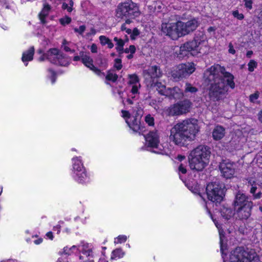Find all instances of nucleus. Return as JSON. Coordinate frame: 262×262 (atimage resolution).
<instances>
[{"label": "nucleus", "instance_id": "nucleus-1", "mask_svg": "<svg viewBox=\"0 0 262 262\" xmlns=\"http://www.w3.org/2000/svg\"><path fill=\"white\" fill-rule=\"evenodd\" d=\"M203 79L206 83L210 85L209 96L212 101L223 99L228 87L231 89L235 88L233 75L219 64L207 69L204 73Z\"/></svg>", "mask_w": 262, "mask_h": 262}, {"label": "nucleus", "instance_id": "nucleus-2", "mask_svg": "<svg viewBox=\"0 0 262 262\" xmlns=\"http://www.w3.org/2000/svg\"><path fill=\"white\" fill-rule=\"evenodd\" d=\"M211 216H212L211 215ZM215 226L219 230L220 239V248L224 262H260L259 257L253 249H245L243 247H237L232 250L229 256L225 254L226 249V240L222 229L221 225L217 221L213 219Z\"/></svg>", "mask_w": 262, "mask_h": 262}, {"label": "nucleus", "instance_id": "nucleus-3", "mask_svg": "<svg viewBox=\"0 0 262 262\" xmlns=\"http://www.w3.org/2000/svg\"><path fill=\"white\" fill-rule=\"evenodd\" d=\"M199 131L197 120L186 119L177 123L171 128L169 139L178 146H185L188 141L195 139Z\"/></svg>", "mask_w": 262, "mask_h": 262}, {"label": "nucleus", "instance_id": "nucleus-4", "mask_svg": "<svg viewBox=\"0 0 262 262\" xmlns=\"http://www.w3.org/2000/svg\"><path fill=\"white\" fill-rule=\"evenodd\" d=\"M198 21L196 19H192L186 23L181 21L177 22H164L161 24L162 32L172 39L188 34L193 31L198 27Z\"/></svg>", "mask_w": 262, "mask_h": 262}, {"label": "nucleus", "instance_id": "nucleus-5", "mask_svg": "<svg viewBox=\"0 0 262 262\" xmlns=\"http://www.w3.org/2000/svg\"><path fill=\"white\" fill-rule=\"evenodd\" d=\"M210 154L209 148L205 145H201L193 149L188 157L190 168L202 170L209 163Z\"/></svg>", "mask_w": 262, "mask_h": 262}, {"label": "nucleus", "instance_id": "nucleus-6", "mask_svg": "<svg viewBox=\"0 0 262 262\" xmlns=\"http://www.w3.org/2000/svg\"><path fill=\"white\" fill-rule=\"evenodd\" d=\"M116 16L118 18L126 19V23L130 24L133 19L140 14L139 8L137 4L131 0H127L119 3L115 11Z\"/></svg>", "mask_w": 262, "mask_h": 262}, {"label": "nucleus", "instance_id": "nucleus-7", "mask_svg": "<svg viewBox=\"0 0 262 262\" xmlns=\"http://www.w3.org/2000/svg\"><path fill=\"white\" fill-rule=\"evenodd\" d=\"M140 87L141 84L138 77L136 74L129 75L127 86L125 90V93L126 94V103L124 100V92L117 90V93L122 99V102L124 105L134 104L135 101L138 98Z\"/></svg>", "mask_w": 262, "mask_h": 262}, {"label": "nucleus", "instance_id": "nucleus-8", "mask_svg": "<svg viewBox=\"0 0 262 262\" xmlns=\"http://www.w3.org/2000/svg\"><path fill=\"white\" fill-rule=\"evenodd\" d=\"M72 176L75 181L85 184L90 181V177L83 165L81 157L75 156L72 159Z\"/></svg>", "mask_w": 262, "mask_h": 262}, {"label": "nucleus", "instance_id": "nucleus-9", "mask_svg": "<svg viewBox=\"0 0 262 262\" xmlns=\"http://www.w3.org/2000/svg\"><path fill=\"white\" fill-rule=\"evenodd\" d=\"M144 138L145 147L146 150L158 154H168V151L163 148L162 145L160 144V136L157 130L150 132L144 136Z\"/></svg>", "mask_w": 262, "mask_h": 262}, {"label": "nucleus", "instance_id": "nucleus-10", "mask_svg": "<svg viewBox=\"0 0 262 262\" xmlns=\"http://www.w3.org/2000/svg\"><path fill=\"white\" fill-rule=\"evenodd\" d=\"M206 193L209 200L219 203L225 195L224 185L219 181L210 183L206 187Z\"/></svg>", "mask_w": 262, "mask_h": 262}, {"label": "nucleus", "instance_id": "nucleus-11", "mask_svg": "<svg viewBox=\"0 0 262 262\" xmlns=\"http://www.w3.org/2000/svg\"><path fill=\"white\" fill-rule=\"evenodd\" d=\"M142 111L138 110V112H133L130 113L128 111L122 110L121 116L125 120L126 123L129 127L135 133L140 134L143 132L140 126L141 113Z\"/></svg>", "mask_w": 262, "mask_h": 262}, {"label": "nucleus", "instance_id": "nucleus-12", "mask_svg": "<svg viewBox=\"0 0 262 262\" xmlns=\"http://www.w3.org/2000/svg\"><path fill=\"white\" fill-rule=\"evenodd\" d=\"M45 59L55 64L61 66H67L70 62L69 59L63 55V53L56 48L50 49L47 52L39 58L40 61Z\"/></svg>", "mask_w": 262, "mask_h": 262}, {"label": "nucleus", "instance_id": "nucleus-13", "mask_svg": "<svg viewBox=\"0 0 262 262\" xmlns=\"http://www.w3.org/2000/svg\"><path fill=\"white\" fill-rule=\"evenodd\" d=\"M189 42L192 48V56H197L199 54H205L209 50L208 41L203 33L195 35L193 40Z\"/></svg>", "mask_w": 262, "mask_h": 262}, {"label": "nucleus", "instance_id": "nucleus-14", "mask_svg": "<svg viewBox=\"0 0 262 262\" xmlns=\"http://www.w3.org/2000/svg\"><path fill=\"white\" fill-rule=\"evenodd\" d=\"M192 103L187 100L180 101L164 110V113L168 116H180L186 114L190 111Z\"/></svg>", "mask_w": 262, "mask_h": 262}, {"label": "nucleus", "instance_id": "nucleus-15", "mask_svg": "<svg viewBox=\"0 0 262 262\" xmlns=\"http://www.w3.org/2000/svg\"><path fill=\"white\" fill-rule=\"evenodd\" d=\"M79 252L78 256H74L79 262H94L93 248L89 244H82L79 245Z\"/></svg>", "mask_w": 262, "mask_h": 262}, {"label": "nucleus", "instance_id": "nucleus-16", "mask_svg": "<svg viewBox=\"0 0 262 262\" xmlns=\"http://www.w3.org/2000/svg\"><path fill=\"white\" fill-rule=\"evenodd\" d=\"M195 70V66L192 62L181 64L172 72V76L174 79L186 77L193 73Z\"/></svg>", "mask_w": 262, "mask_h": 262}, {"label": "nucleus", "instance_id": "nucleus-17", "mask_svg": "<svg viewBox=\"0 0 262 262\" xmlns=\"http://www.w3.org/2000/svg\"><path fill=\"white\" fill-rule=\"evenodd\" d=\"M236 165L231 162L223 161L220 163V169L222 176L226 179L233 178L235 174Z\"/></svg>", "mask_w": 262, "mask_h": 262}, {"label": "nucleus", "instance_id": "nucleus-18", "mask_svg": "<svg viewBox=\"0 0 262 262\" xmlns=\"http://www.w3.org/2000/svg\"><path fill=\"white\" fill-rule=\"evenodd\" d=\"M80 54L81 57V61L82 63L94 72L96 75L103 78L105 76L104 73L102 72L100 70L95 67L93 64V59L89 56V55L84 52H80Z\"/></svg>", "mask_w": 262, "mask_h": 262}, {"label": "nucleus", "instance_id": "nucleus-19", "mask_svg": "<svg viewBox=\"0 0 262 262\" xmlns=\"http://www.w3.org/2000/svg\"><path fill=\"white\" fill-rule=\"evenodd\" d=\"M252 207V203H247L243 207L235 208L236 210L237 216L240 220H246L251 215V210Z\"/></svg>", "mask_w": 262, "mask_h": 262}, {"label": "nucleus", "instance_id": "nucleus-20", "mask_svg": "<svg viewBox=\"0 0 262 262\" xmlns=\"http://www.w3.org/2000/svg\"><path fill=\"white\" fill-rule=\"evenodd\" d=\"M184 96V92L178 86H174L172 88H167V94L166 97L170 99H180Z\"/></svg>", "mask_w": 262, "mask_h": 262}, {"label": "nucleus", "instance_id": "nucleus-21", "mask_svg": "<svg viewBox=\"0 0 262 262\" xmlns=\"http://www.w3.org/2000/svg\"><path fill=\"white\" fill-rule=\"evenodd\" d=\"M77 252H79V246H72L71 247L66 246L63 248L62 251L59 252V254L61 256H63L64 257V259H68L67 257V256H70V257H72L75 255H73L75 253H76Z\"/></svg>", "mask_w": 262, "mask_h": 262}, {"label": "nucleus", "instance_id": "nucleus-22", "mask_svg": "<svg viewBox=\"0 0 262 262\" xmlns=\"http://www.w3.org/2000/svg\"><path fill=\"white\" fill-rule=\"evenodd\" d=\"M191 50L192 48H191L189 42L185 43L180 47L178 57L180 59H183L187 57L189 54L191 55Z\"/></svg>", "mask_w": 262, "mask_h": 262}, {"label": "nucleus", "instance_id": "nucleus-23", "mask_svg": "<svg viewBox=\"0 0 262 262\" xmlns=\"http://www.w3.org/2000/svg\"><path fill=\"white\" fill-rule=\"evenodd\" d=\"M247 203H252V202L248 201L246 197V195L240 192H238L235 196V199L234 202V208H238L245 206Z\"/></svg>", "mask_w": 262, "mask_h": 262}, {"label": "nucleus", "instance_id": "nucleus-24", "mask_svg": "<svg viewBox=\"0 0 262 262\" xmlns=\"http://www.w3.org/2000/svg\"><path fill=\"white\" fill-rule=\"evenodd\" d=\"M225 135V129L221 125L216 126L212 132V137L216 141L222 139Z\"/></svg>", "mask_w": 262, "mask_h": 262}, {"label": "nucleus", "instance_id": "nucleus-25", "mask_svg": "<svg viewBox=\"0 0 262 262\" xmlns=\"http://www.w3.org/2000/svg\"><path fill=\"white\" fill-rule=\"evenodd\" d=\"M34 54V48L33 47H30L28 50L23 53L21 59L26 66L28 65L27 62L33 60Z\"/></svg>", "mask_w": 262, "mask_h": 262}, {"label": "nucleus", "instance_id": "nucleus-26", "mask_svg": "<svg viewBox=\"0 0 262 262\" xmlns=\"http://www.w3.org/2000/svg\"><path fill=\"white\" fill-rule=\"evenodd\" d=\"M248 184L251 186L250 192L253 194V197L255 199H259L261 197V193L260 192L255 193L257 189V186L259 184L253 178H250L248 180Z\"/></svg>", "mask_w": 262, "mask_h": 262}, {"label": "nucleus", "instance_id": "nucleus-27", "mask_svg": "<svg viewBox=\"0 0 262 262\" xmlns=\"http://www.w3.org/2000/svg\"><path fill=\"white\" fill-rule=\"evenodd\" d=\"M161 76V72L160 69L157 66H152L150 67L147 71V74L145 75L146 78L147 76H150L151 79L159 77Z\"/></svg>", "mask_w": 262, "mask_h": 262}, {"label": "nucleus", "instance_id": "nucleus-28", "mask_svg": "<svg viewBox=\"0 0 262 262\" xmlns=\"http://www.w3.org/2000/svg\"><path fill=\"white\" fill-rule=\"evenodd\" d=\"M50 10V6L48 4L44 5L43 8L39 14V19L42 24L46 23V17L49 14Z\"/></svg>", "mask_w": 262, "mask_h": 262}, {"label": "nucleus", "instance_id": "nucleus-29", "mask_svg": "<svg viewBox=\"0 0 262 262\" xmlns=\"http://www.w3.org/2000/svg\"><path fill=\"white\" fill-rule=\"evenodd\" d=\"M221 215L224 219L228 220L233 216L234 212L231 208L223 207L221 210Z\"/></svg>", "mask_w": 262, "mask_h": 262}, {"label": "nucleus", "instance_id": "nucleus-30", "mask_svg": "<svg viewBox=\"0 0 262 262\" xmlns=\"http://www.w3.org/2000/svg\"><path fill=\"white\" fill-rule=\"evenodd\" d=\"M153 86L156 88L160 94L165 96H166L167 94V89L165 85L163 84L161 82H157L154 83Z\"/></svg>", "mask_w": 262, "mask_h": 262}, {"label": "nucleus", "instance_id": "nucleus-31", "mask_svg": "<svg viewBox=\"0 0 262 262\" xmlns=\"http://www.w3.org/2000/svg\"><path fill=\"white\" fill-rule=\"evenodd\" d=\"M125 255V252L121 248H117L113 250L111 257V259H117L122 258Z\"/></svg>", "mask_w": 262, "mask_h": 262}, {"label": "nucleus", "instance_id": "nucleus-32", "mask_svg": "<svg viewBox=\"0 0 262 262\" xmlns=\"http://www.w3.org/2000/svg\"><path fill=\"white\" fill-rule=\"evenodd\" d=\"M96 63L98 67L102 70L106 69L107 67V61L106 59L99 57L96 60Z\"/></svg>", "mask_w": 262, "mask_h": 262}, {"label": "nucleus", "instance_id": "nucleus-33", "mask_svg": "<svg viewBox=\"0 0 262 262\" xmlns=\"http://www.w3.org/2000/svg\"><path fill=\"white\" fill-rule=\"evenodd\" d=\"M115 41L116 42V50L119 52L122 53L123 49L124 46V41L122 39H119L117 37H115L114 38Z\"/></svg>", "mask_w": 262, "mask_h": 262}, {"label": "nucleus", "instance_id": "nucleus-34", "mask_svg": "<svg viewBox=\"0 0 262 262\" xmlns=\"http://www.w3.org/2000/svg\"><path fill=\"white\" fill-rule=\"evenodd\" d=\"M73 4L74 3L72 0H68L62 4V8L63 9L67 10L68 12H71L73 10Z\"/></svg>", "mask_w": 262, "mask_h": 262}, {"label": "nucleus", "instance_id": "nucleus-35", "mask_svg": "<svg viewBox=\"0 0 262 262\" xmlns=\"http://www.w3.org/2000/svg\"><path fill=\"white\" fill-rule=\"evenodd\" d=\"M118 78V76L116 74L113 73L110 71L108 72L106 76H105V83L108 84V81H111L112 82H115L117 80Z\"/></svg>", "mask_w": 262, "mask_h": 262}, {"label": "nucleus", "instance_id": "nucleus-36", "mask_svg": "<svg viewBox=\"0 0 262 262\" xmlns=\"http://www.w3.org/2000/svg\"><path fill=\"white\" fill-rule=\"evenodd\" d=\"M198 91L197 88L195 87H194L191 85V84L189 83H186L185 84V93H187L188 92H189L190 93H195Z\"/></svg>", "mask_w": 262, "mask_h": 262}, {"label": "nucleus", "instance_id": "nucleus-37", "mask_svg": "<svg viewBox=\"0 0 262 262\" xmlns=\"http://www.w3.org/2000/svg\"><path fill=\"white\" fill-rule=\"evenodd\" d=\"M127 239V237L124 235H120L114 239V244H119L125 243Z\"/></svg>", "mask_w": 262, "mask_h": 262}, {"label": "nucleus", "instance_id": "nucleus-38", "mask_svg": "<svg viewBox=\"0 0 262 262\" xmlns=\"http://www.w3.org/2000/svg\"><path fill=\"white\" fill-rule=\"evenodd\" d=\"M75 255L72 257H70L68 259H64L63 256L59 257L57 262H79L78 260H76L75 258Z\"/></svg>", "mask_w": 262, "mask_h": 262}, {"label": "nucleus", "instance_id": "nucleus-39", "mask_svg": "<svg viewBox=\"0 0 262 262\" xmlns=\"http://www.w3.org/2000/svg\"><path fill=\"white\" fill-rule=\"evenodd\" d=\"M257 66V63L254 60H250L248 63V70L249 72H253Z\"/></svg>", "mask_w": 262, "mask_h": 262}, {"label": "nucleus", "instance_id": "nucleus-40", "mask_svg": "<svg viewBox=\"0 0 262 262\" xmlns=\"http://www.w3.org/2000/svg\"><path fill=\"white\" fill-rule=\"evenodd\" d=\"M71 20L72 19L70 17L65 16L63 17L60 18L59 21L61 25L65 26L69 24L71 22Z\"/></svg>", "mask_w": 262, "mask_h": 262}, {"label": "nucleus", "instance_id": "nucleus-41", "mask_svg": "<svg viewBox=\"0 0 262 262\" xmlns=\"http://www.w3.org/2000/svg\"><path fill=\"white\" fill-rule=\"evenodd\" d=\"M259 93L258 91H256L249 96V100L252 103H255L259 98Z\"/></svg>", "mask_w": 262, "mask_h": 262}, {"label": "nucleus", "instance_id": "nucleus-42", "mask_svg": "<svg viewBox=\"0 0 262 262\" xmlns=\"http://www.w3.org/2000/svg\"><path fill=\"white\" fill-rule=\"evenodd\" d=\"M131 33L129 34L130 35V38L132 39H135L136 37L139 35L140 31L137 28H135L133 30L130 29Z\"/></svg>", "mask_w": 262, "mask_h": 262}, {"label": "nucleus", "instance_id": "nucleus-43", "mask_svg": "<svg viewBox=\"0 0 262 262\" xmlns=\"http://www.w3.org/2000/svg\"><path fill=\"white\" fill-rule=\"evenodd\" d=\"M145 121L149 126H153L155 123L154 117L149 114L145 117Z\"/></svg>", "mask_w": 262, "mask_h": 262}, {"label": "nucleus", "instance_id": "nucleus-44", "mask_svg": "<svg viewBox=\"0 0 262 262\" xmlns=\"http://www.w3.org/2000/svg\"><path fill=\"white\" fill-rule=\"evenodd\" d=\"M179 174L180 175V179L183 181H184V180L183 179L182 176H181V174H185L186 173L187 170L185 166H184L182 164L179 166Z\"/></svg>", "mask_w": 262, "mask_h": 262}, {"label": "nucleus", "instance_id": "nucleus-45", "mask_svg": "<svg viewBox=\"0 0 262 262\" xmlns=\"http://www.w3.org/2000/svg\"><path fill=\"white\" fill-rule=\"evenodd\" d=\"M85 29L86 27L84 25H81L78 28H74V32L75 33H78L81 35H82L83 34L84 32L85 31Z\"/></svg>", "mask_w": 262, "mask_h": 262}, {"label": "nucleus", "instance_id": "nucleus-46", "mask_svg": "<svg viewBox=\"0 0 262 262\" xmlns=\"http://www.w3.org/2000/svg\"><path fill=\"white\" fill-rule=\"evenodd\" d=\"M48 72V76L50 78L52 83L54 84L55 82V73L51 69H49Z\"/></svg>", "mask_w": 262, "mask_h": 262}, {"label": "nucleus", "instance_id": "nucleus-47", "mask_svg": "<svg viewBox=\"0 0 262 262\" xmlns=\"http://www.w3.org/2000/svg\"><path fill=\"white\" fill-rule=\"evenodd\" d=\"M99 40L101 44L103 46L106 45L110 40V39L108 38L103 35L99 36Z\"/></svg>", "mask_w": 262, "mask_h": 262}, {"label": "nucleus", "instance_id": "nucleus-48", "mask_svg": "<svg viewBox=\"0 0 262 262\" xmlns=\"http://www.w3.org/2000/svg\"><path fill=\"white\" fill-rule=\"evenodd\" d=\"M114 67L118 70H120L122 68L121 60L120 59H116L115 60Z\"/></svg>", "mask_w": 262, "mask_h": 262}, {"label": "nucleus", "instance_id": "nucleus-49", "mask_svg": "<svg viewBox=\"0 0 262 262\" xmlns=\"http://www.w3.org/2000/svg\"><path fill=\"white\" fill-rule=\"evenodd\" d=\"M232 14L234 17L237 18L239 20H242L244 18L243 14L239 13L238 11H233Z\"/></svg>", "mask_w": 262, "mask_h": 262}, {"label": "nucleus", "instance_id": "nucleus-50", "mask_svg": "<svg viewBox=\"0 0 262 262\" xmlns=\"http://www.w3.org/2000/svg\"><path fill=\"white\" fill-rule=\"evenodd\" d=\"M136 51V48L134 46L131 45L128 48H126L125 50V52L127 53H130L131 54L135 53Z\"/></svg>", "mask_w": 262, "mask_h": 262}, {"label": "nucleus", "instance_id": "nucleus-51", "mask_svg": "<svg viewBox=\"0 0 262 262\" xmlns=\"http://www.w3.org/2000/svg\"><path fill=\"white\" fill-rule=\"evenodd\" d=\"M68 44V42L64 39L62 41V47L63 48V49L66 52H73V51H72L70 48L67 46V45Z\"/></svg>", "mask_w": 262, "mask_h": 262}, {"label": "nucleus", "instance_id": "nucleus-52", "mask_svg": "<svg viewBox=\"0 0 262 262\" xmlns=\"http://www.w3.org/2000/svg\"><path fill=\"white\" fill-rule=\"evenodd\" d=\"M125 20V23H123L121 27V30L122 31H125L126 33L127 34H129L131 33L130 32V29H128V28H127L126 27V25L127 24V23H126V19H124Z\"/></svg>", "mask_w": 262, "mask_h": 262}, {"label": "nucleus", "instance_id": "nucleus-53", "mask_svg": "<svg viewBox=\"0 0 262 262\" xmlns=\"http://www.w3.org/2000/svg\"><path fill=\"white\" fill-rule=\"evenodd\" d=\"M229 49H228V52L230 54H234L236 52L234 48V47L232 43H229L228 45Z\"/></svg>", "mask_w": 262, "mask_h": 262}, {"label": "nucleus", "instance_id": "nucleus-54", "mask_svg": "<svg viewBox=\"0 0 262 262\" xmlns=\"http://www.w3.org/2000/svg\"><path fill=\"white\" fill-rule=\"evenodd\" d=\"M149 104L153 107L154 108L156 109L157 107V101L155 100L152 99L149 101Z\"/></svg>", "mask_w": 262, "mask_h": 262}, {"label": "nucleus", "instance_id": "nucleus-55", "mask_svg": "<svg viewBox=\"0 0 262 262\" xmlns=\"http://www.w3.org/2000/svg\"><path fill=\"white\" fill-rule=\"evenodd\" d=\"M245 6L248 8L249 9H251L252 8V1L251 0H245Z\"/></svg>", "mask_w": 262, "mask_h": 262}, {"label": "nucleus", "instance_id": "nucleus-56", "mask_svg": "<svg viewBox=\"0 0 262 262\" xmlns=\"http://www.w3.org/2000/svg\"><path fill=\"white\" fill-rule=\"evenodd\" d=\"M96 33V30L94 28H92L91 29L90 32H88L86 35L88 36H93V35H95Z\"/></svg>", "mask_w": 262, "mask_h": 262}, {"label": "nucleus", "instance_id": "nucleus-57", "mask_svg": "<svg viewBox=\"0 0 262 262\" xmlns=\"http://www.w3.org/2000/svg\"><path fill=\"white\" fill-rule=\"evenodd\" d=\"M91 51L92 53H97V47L96 45L93 43L91 47Z\"/></svg>", "mask_w": 262, "mask_h": 262}, {"label": "nucleus", "instance_id": "nucleus-58", "mask_svg": "<svg viewBox=\"0 0 262 262\" xmlns=\"http://www.w3.org/2000/svg\"><path fill=\"white\" fill-rule=\"evenodd\" d=\"M0 6L2 8H6L9 9L10 6L9 5L7 4L6 3L3 2L0 0Z\"/></svg>", "mask_w": 262, "mask_h": 262}, {"label": "nucleus", "instance_id": "nucleus-59", "mask_svg": "<svg viewBox=\"0 0 262 262\" xmlns=\"http://www.w3.org/2000/svg\"><path fill=\"white\" fill-rule=\"evenodd\" d=\"M46 236L48 238H49L51 240H52L53 239V235L52 232H48L46 234Z\"/></svg>", "mask_w": 262, "mask_h": 262}, {"label": "nucleus", "instance_id": "nucleus-60", "mask_svg": "<svg viewBox=\"0 0 262 262\" xmlns=\"http://www.w3.org/2000/svg\"><path fill=\"white\" fill-rule=\"evenodd\" d=\"M42 242V238H38L37 239H36L34 241V243L36 245H39L40 244H41Z\"/></svg>", "mask_w": 262, "mask_h": 262}, {"label": "nucleus", "instance_id": "nucleus-61", "mask_svg": "<svg viewBox=\"0 0 262 262\" xmlns=\"http://www.w3.org/2000/svg\"><path fill=\"white\" fill-rule=\"evenodd\" d=\"M73 60L74 61H79V60L81 61V57L80 54H79V56H75L74 57Z\"/></svg>", "mask_w": 262, "mask_h": 262}, {"label": "nucleus", "instance_id": "nucleus-62", "mask_svg": "<svg viewBox=\"0 0 262 262\" xmlns=\"http://www.w3.org/2000/svg\"><path fill=\"white\" fill-rule=\"evenodd\" d=\"M216 30V28L215 27H210L208 28V32H214Z\"/></svg>", "mask_w": 262, "mask_h": 262}, {"label": "nucleus", "instance_id": "nucleus-63", "mask_svg": "<svg viewBox=\"0 0 262 262\" xmlns=\"http://www.w3.org/2000/svg\"><path fill=\"white\" fill-rule=\"evenodd\" d=\"M98 262H108L105 257L103 256L99 258Z\"/></svg>", "mask_w": 262, "mask_h": 262}, {"label": "nucleus", "instance_id": "nucleus-64", "mask_svg": "<svg viewBox=\"0 0 262 262\" xmlns=\"http://www.w3.org/2000/svg\"><path fill=\"white\" fill-rule=\"evenodd\" d=\"M253 54V51H248L246 53V56L248 58H250L251 56Z\"/></svg>", "mask_w": 262, "mask_h": 262}]
</instances>
